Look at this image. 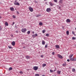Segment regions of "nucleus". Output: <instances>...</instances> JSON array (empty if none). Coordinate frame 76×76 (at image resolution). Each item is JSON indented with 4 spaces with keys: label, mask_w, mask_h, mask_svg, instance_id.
Here are the masks:
<instances>
[{
    "label": "nucleus",
    "mask_w": 76,
    "mask_h": 76,
    "mask_svg": "<svg viewBox=\"0 0 76 76\" xmlns=\"http://www.w3.org/2000/svg\"><path fill=\"white\" fill-rule=\"evenodd\" d=\"M57 57H58V58H61V59H62L63 57L61 55H60L59 54H58L57 55Z\"/></svg>",
    "instance_id": "nucleus-1"
},
{
    "label": "nucleus",
    "mask_w": 76,
    "mask_h": 76,
    "mask_svg": "<svg viewBox=\"0 0 76 76\" xmlns=\"http://www.w3.org/2000/svg\"><path fill=\"white\" fill-rule=\"evenodd\" d=\"M15 3H14V4H15V5H18V6H19V5H20L19 3L18 2H16V1H15Z\"/></svg>",
    "instance_id": "nucleus-2"
},
{
    "label": "nucleus",
    "mask_w": 76,
    "mask_h": 76,
    "mask_svg": "<svg viewBox=\"0 0 76 76\" xmlns=\"http://www.w3.org/2000/svg\"><path fill=\"white\" fill-rule=\"evenodd\" d=\"M28 9H29L30 12H33V8L31 7H28Z\"/></svg>",
    "instance_id": "nucleus-3"
},
{
    "label": "nucleus",
    "mask_w": 76,
    "mask_h": 76,
    "mask_svg": "<svg viewBox=\"0 0 76 76\" xmlns=\"http://www.w3.org/2000/svg\"><path fill=\"white\" fill-rule=\"evenodd\" d=\"M38 66H34L33 68V69L34 70H38Z\"/></svg>",
    "instance_id": "nucleus-4"
},
{
    "label": "nucleus",
    "mask_w": 76,
    "mask_h": 76,
    "mask_svg": "<svg viewBox=\"0 0 76 76\" xmlns=\"http://www.w3.org/2000/svg\"><path fill=\"white\" fill-rule=\"evenodd\" d=\"M21 31L22 32H26V29L23 28L21 30Z\"/></svg>",
    "instance_id": "nucleus-5"
},
{
    "label": "nucleus",
    "mask_w": 76,
    "mask_h": 76,
    "mask_svg": "<svg viewBox=\"0 0 76 76\" xmlns=\"http://www.w3.org/2000/svg\"><path fill=\"white\" fill-rule=\"evenodd\" d=\"M46 11L47 12H50L51 11V8H48L46 10Z\"/></svg>",
    "instance_id": "nucleus-6"
},
{
    "label": "nucleus",
    "mask_w": 76,
    "mask_h": 76,
    "mask_svg": "<svg viewBox=\"0 0 76 76\" xmlns=\"http://www.w3.org/2000/svg\"><path fill=\"white\" fill-rule=\"evenodd\" d=\"M11 44L13 46H15V42L13 41L12 42Z\"/></svg>",
    "instance_id": "nucleus-7"
},
{
    "label": "nucleus",
    "mask_w": 76,
    "mask_h": 76,
    "mask_svg": "<svg viewBox=\"0 0 76 76\" xmlns=\"http://www.w3.org/2000/svg\"><path fill=\"white\" fill-rule=\"evenodd\" d=\"M66 22L67 23H68V22L70 23V19H68L66 20Z\"/></svg>",
    "instance_id": "nucleus-8"
},
{
    "label": "nucleus",
    "mask_w": 76,
    "mask_h": 76,
    "mask_svg": "<svg viewBox=\"0 0 76 76\" xmlns=\"http://www.w3.org/2000/svg\"><path fill=\"white\" fill-rule=\"evenodd\" d=\"M63 0H60L59 2V3L61 4L63 3Z\"/></svg>",
    "instance_id": "nucleus-9"
},
{
    "label": "nucleus",
    "mask_w": 76,
    "mask_h": 76,
    "mask_svg": "<svg viewBox=\"0 0 76 76\" xmlns=\"http://www.w3.org/2000/svg\"><path fill=\"white\" fill-rule=\"evenodd\" d=\"M49 3L51 6H53V4L51 3V2H49Z\"/></svg>",
    "instance_id": "nucleus-10"
},
{
    "label": "nucleus",
    "mask_w": 76,
    "mask_h": 76,
    "mask_svg": "<svg viewBox=\"0 0 76 76\" xmlns=\"http://www.w3.org/2000/svg\"><path fill=\"white\" fill-rule=\"evenodd\" d=\"M10 9L11 10H12V11H14V8L12 7L10 8Z\"/></svg>",
    "instance_id": "nucleus-11"
},
{
    "label": "nucleus",
    "mask_w": 76,
    "mask_h": 76,
    "mask_svg": "<svg viewBox=\"0 0 76 76\" xmlns=\"http://www.w3.org/2000/svg\"><path fill=\"white\" fill-rule=\"evenodd\" d=\"M55 47L56 48H60V46L58 45H56Z\"/></svg>",
    "instance_id": "nucleus-12"
},
{
    "label": "nucleus",
    "mask_w": 76,
    "mask_h": 76,
    "mask_svg": "<svg viewBox=\"0 0 76 76\" xmlns=\"http://www.w3.org/2000/svg\"><path fill=\"white\" fill-rule=\"evenodd\" d=\"M39 25L40 26H42V25H43V23H42V22H40L39 23Z\"/></svg>",
    "instance_id": "nucleus-13"
},
{
    "label": "nucleus",
    "mask_w": 76,
    "mask_h": 76,
    "mask_svg": "<svg viewBox=\"0 0 76 76\" xmlns=\"http://www.w3.org/2000/svg\"><path fill=\"white\" fill-rule=\"evenodd\" d=\"M70 61H74V58H72L70 59Z\"/></svg>",
    "instance_id": "nucleus-14"
},
{
    "label": "nucleus",
    "mask_w": 76,
    "mask_h": 76,
    "mask_svg": "<svg viewBox=\"0 0 76 76\" xmlns=\"http://www.w3.org/2000/svg\"><path fill=\"white\" fill-rule=\"evenodd\" d=\"M76 71V70L75 68H72V72H75Z\"/></svg>",
    "instance_id": "nucleus-15"
},
{
    "label": "nucleus",
    "mask_w": 76,
    "mask_h": 76,
    "mask_svg": "<svg viewBox=\"0 0 76 76\" xmlns=\"http://www.w3.org/2000/svg\"><path fill=\"white\" fill-rule=\"evenodd\" d=\"M42 45H45V41L44 40H42Z\"/></svg>",
    "instance_id": "nucleus-16"
},
{
    "label": "nucleus",
    "mask_w": 76,
    "mask_h": 76,
    "mask_svg": "<svg viewBox=\"0 0 76 76\" xmlns=\"http://www.w3.org/2000/svg\"><path fill=\"white\" fill-rule=\"evenodd\" d=\"M26 57L27 59H28V58H30V56H26Z\"/></svg>",
    "instance_id": "nucleus-17"
},
{
    "label": "nucleus",
    "mask_w": 76,
    "mask_h": 76,
    "mask_svg": "<svg viewBox=\"0 0 76 76\" xmlns=\"http://www.w3.org/2000/svg\"><path fill=\"white\" fill-rule=\"evenodd\" d=\"M57 73H58V74H59V75H60L61 73V71H58L57 72Z\"/></svg>",
    "instance_id": "nucleus-18"
},
{
    "label": "nucleus",
    "mask_w": 76,
    "mask_h": 76,
    "mask_svg": "<svg viewBox=\"0 0 76 76\" xmlns=\"http://www.w3.org/2000/svg\"><path fill=\"white\" fill-rule=\"evenodd\" d=\"M12 69H13V68H12V67H10L9 68V71L12 70Z\"/></svg>",
    "instance_id": "nucleus-19"
},
{
    "label": "nucleus",
    "mask_w": 76,
    "mask_h": 76,
    "mask_svg": "<svg viewBox=\"0 0 76 76\" xmlns=\"http://www.w3.org/2000/svg\"><path fill=\"white\" fill-rule=\"evenodd\" d=\"M46 66V64H42V66L43 67H45V66Z\"/></svg>",
    "instance_id": "nucleus-20"
},
{
    "label": "nucleus",
    "mask_w": 76,
    "mask_h": 76,
    "mask_svg": "<svg viewBox=\"0 0 76 76\" xmlns=\"http://www.w3.org/2000/svg\"><path fill=\"white\" fill-rule=\"evenodd\" d=\"M5 25L6 26H8V25H9L8 23L7 22L5 23Z\"/></svg>",
    "instance_id": "nucleus-21"
},
{
    "label": "nucleus",
    "mask_w": 76,
    "mask_h": 76,
    "mask_svg": "<svg viewBox=\"0 0 76 76\" xmlns=\"http://www.w3.org/2000/svg\"><path fill=\"white\" fill-rule=\"evenodd\" d=\"M8 48L10 49H13V48H12V46H8Z\"/></svg>",
    "instance_id": "nucleus-22"
},
{
    "label": "nucleus",
    "mask_w": 76,
    "mask_h": 76,
    "mask_svg": "<svg viewBox=\"0 0 76 76\" xmlns=\"http://www.w3.org/2000/svg\"><path fill=\"white\" fill-rule=\"evenodd\" d=\"M67 35H69V31H67L66 32Z\"/></svg>",
    "instance_id": "nucleus-23"
},
{
    "label": "nucleus",
    "mask_w": 76,
    "mask_h": 76,
    "mask_svg": "<svg viewBox=\"0 0 76 76\" xmlns=\"http://www.w3.org/2000/svg\"><path fill=\"white\" fill-rule=\"evenodd\" d=\"M62 65H63V66H66V62H65V63L64 64H62Z\"/></svg>",
    "instance_id": "nucleus-24"
},
{
    "label": "nucleus",
    "mask_w": 76,
    "mask_h": 76,
    "mask_svg": "<svg viewBox=\"0 0 76 76\" xmlns=\"http://www.w3.org/2000/svg\"><path fill=\"white\" fill-rule=\"evenodd\" d=\"M50 73H53L54 72V71L51 69H50Z\"/></svg>",
    "instance_id": "nucleus-25"
},
{
    "label": "nucleus",
    "mask_w": 76,
    "mask_h": 76,
    "mask_svg": "<svg viewBox=\"0 0 76 76\" xmlns=\"http://www.w3.org/2000/svg\"><path fill=\"white\" fill-rule=\"evenodd\" d=\"M27 33L28 34H30V33H31V31H28Z\"/></svg>",
    "instance_id": "nucleus-26"
},
{
    "label": "nucleus",
    "mask_w": 76,
    "mask_h": 76,
    "mask_svg": "<svg viewBox=\"0 0 76 76\" xmlns=\"http://www.w3.org/2000/svg\"><path fill=\"white\" fill-rule=\"evenodd\" d=\"M46 37H49V34L48 33L46 34Z\"/></svg>",
    "instance_id": "nucleus-27"
},
{
    "label": "nucleus",
    "mask_w": 76,
    "mask_h": 76,
    "mask_svg": "<svg viewBox=\"0 0 76 76\" xmlns=\"http://www.w3.org/2000/svg\"><path fill=\"white\" fill-rule=\"evenodd\" d=\"M19 73H20V74H23V72L22 71H20L19 72Z\"/></svg>",
    "instance_id": "nucleus-28"
},
{
    "label": "nucleus",
    "mask_w": 76,
    "mask_h": 76,
    "mask_svg": "<svg viewBox=\"0 0 76 76\" xmlns=\"http://www.w3.org/2000/svg\"><path fill=\"white\" fill-rule=\"evenodd\" d=\"M73 54H72V55H70V56H69V58H72V57H73Z\"/></svg>",
    "instance_id": "nucleus-29"
},
{
    "label": "nucleus",
    "mask_w": 76,
    "mask_h": 76,
    "mask_svg": "<svg viewBox=\"0 0 76 76\" xmlns=\"http://www.w3.org/2000/svg\"><path fill=\"white\" fill-rule=\"evenodd\" d=\"M47 47H48V44H46L45 46V47L46 48H47Z\"/></svg>",
    "instance_id": "nucleus-30"
},
{
    "label": "nucleus",
    "mask_w": 76,
    "mask_h": 76,
    "mask_svg": "<svg viewBox=\"0 0 76 76\" xmlns=\"http://www.w3.org/2000/svg\"><path fill=\"white\" fill-rule=\"evenodd\" d=\"M2 30V28H1V26H0V31Z\"/></svg>",
    "instance_id": "nucleus-31"
},
{
    "label": "nucleus",
    "mask_w": 76,
    "mask_h": 76,
    "mask_svg": "<svg viewBox=\"0 0 76 76\" xmlns=\"http://www.w3.org/2000/svg\"><path fill=\"white\" fill-rule=\"evenodd\" d=\"M32 37H33V38H35V36L34 35H32Z\"/></svg>",
    "instance_id": "nucleus-32"
},
{
    "label": "nucleus",
    "mask_w": 76,
    "mask_h": 76,
    "mask_svg": "<svg viewBox=\"0 0 76 76\" xmlns=\"http://www.w3.org/2000/svg\"><path fill=\"white\" fill-rule=\"evenodd\" d=\"M45 30H43V31H42V32H43V33H45Z\"/></svg>",
    "instance_id": "nucleus-33"
},
{
    "label": "nucleus",
    "mask_w": 76,
    "mask_h": 76,
    "mask_svg": "<svg viewBox=\"0 0 76 76\" xmlns=\"http://www.w3.org/2000/svg\"><path fill=\"white\" fill-rule=\"evenodd\" d=\"M75 33L73 31H72V34H73V35H75Z\"/></svg>",
    "instance_id": "nucleus-34"
},
{
    "label": "nucleus",
    "mask_w": 76,
    "mask_h": 76,
    "mask_svg": "<svg viewBox=\"0 0 76 76\" xmlns=\"http://www.w3.org/2000/svg\"><path fill=\"white\" fill-rule=\"evenodd\" d=\"M72 39H76V38H75V37H72Z\"/></svg>",
    "instance_id": "nucleus-35"
},
{
    "label": "nucleus",
    "mask_w": 76,
    "mask_h": 76,
    "mask_svg": "<svg viewBox=\"0 0 76 76\" xmlns=\"http://www.w3.org/2000/svg\"><path fill=\"white\" fill-rule=\"evenodd\" d=\"M12 17H13V18H16V17L14 15H13L12 16Z\"/></svg>",
    "instance_id": "nucleus-36"
},
{
    "label": "nucleus",
    "mask_w": 76,
    "mask_h": 76,
    "mask_svg": "<svg viewBox=\"0 0 76 76\" xmlns=\"http://www.w3.org/2000/svg\"><path fill=\"white\" fill-rule=\"evenodd\" d=\"M55 54V53L54 52H53L52 53V55H54Z\"/></svg>",
    "instance_id": "nucleus-37"
},
{
    "label": "nucleus",
    "mask_w": 76,
    "mask_h": 76,
    "mask_svg": "<svg viewBox=\"0 0 76 76\" xmlns=\"http://www.w3.org/2000/svg\"><path fill=\"white\" fill-rule=\"evenodd\" d=\"M54 1L56 3H57V0H54Z\"/></svg>",
    "instance_id": "nucleus-38"
},
{
    "label": "nucleus",
    "mask_w": 76,
    "mask_h": 76,
    "mask_svg": "<svg viewBox=\"0 0 76 76\" xmlns=\"http://www.w3.org/2000/svg\"><path fill=\"white\" fill-rule=\"evenodd\" d=\"M35 76H38V74H36L35 75Z\"/></svg>",
    "instance_id": "nucleus-39"
},
{
    "label": "nucleus",
    "mask_w": 76,
    "mask_h": 76,
    "mask_svg": "<svg viewBox=\"0 0 76 76\" xmlns=\"http://www.w3.org/2000/svg\"><path fill=\"white\" fill-rule=\"evenodd\" d=\"M34 35L35 36H36V37H37L38 36V34H35Z\"/></svg>",
    "instance_id": "nucleus-40"
},
{
    "label": "nucleus",
    "mask_w": 76,
    "mask_h": 76,
    "mask_svg": "<svg viewBox=\"0 0 76 76\" xmlns=\"http://www.w3.org/2000/svg\"><path fill=\"white\" fill-rule=\"evenodd\" d=\"M74 61H76V58H75L74 59Z\"/></svg>",
    "instance_id": "nucleus-41"
},
{
    "label": "nucleus",
    "mask_w": 76,
    "mask_h": 76,
    "mask_svg": "<svg viewBox=\"0 0 76 76\" xmlns=\"http://www.w3.org/2000/svg\"><path fill=\"white\" fill-rule=\"evenodd\" d=\"M41 57L43 58V57H44V56L43 55H42L41 56Z\"/></svg>",
    "instance_id": "nucleus-42"
},
{
    "label": "nucleus",
    "mask_w": 76,
    "mask_h": 76,
    "mask_svg": "<svg viewBox=\"0 0 76 76\" xmlns=\"http://www.w3.org/2000/svg\"><path fill=\"white\" fill-rule=\"evenodd\" d=\"M67 61H68V62H69V61H70V60L69 59H67Z\"/></svg>",
    "instance_id": "nucleus-43"
},
{
    "label": "nucleus",
    "mask_w": 76,
    "mask_h": 76,
    "mask_svg": "<svg viewBox=\"0 0 76 76\" xmlns=\"http://www.w3.org/2000/svg\"><path fill=\"white\" fill-rule=\"evenodd\" d=\"M58 8L59 9H61V7H59Z\"/></svg>",
    "instance_id": "nucleus-44"
},
{
    "label": "nucleus",
    "mask_w": 76,
    "mask_h": 76,
    "mask_svg": "<svg viewBox=\"0 0 76 76\" xmlns=\"http://www.w3.org/2000/svg\"><path fill=\"white\" fill-rule=\"evenodd\" d=\"M14 24H15V22H13L12 23V25H13Z\"/></svg>",
    "instance_id": "nucleus-45"
},
{
    "label": "nucleus",
    "mask_w": 76,
    "mask_h": 76,
    "mask_svg": "<svg viewBox=\"0 0 76 76\" xmlns=\"http://www.w3.org/2000/svg\"><path fill=\"white\" fill-rule=\"evenodd\" d=\"M23 48H26V47L24 46V47H23Z\"/></svg>",
    "instance_id": "nucleus-46"
},
{
    "label": "nucleus",
    "mask_w": 76,
    "mask_h": 76,
    "mask_svg": "<svg viewBox=\"0 0 76 76\" xmlns=\"http://www.w3.org/2000/svg\"><path fill=\"white\" fill-rule=\"evenodd\" d=\"M16 33H18V31H16Z\"/></svg>",
    "instance_id": "nucleus-47"
},
{
    "label": "nucleus",
    "mask_w": 76,
    "mask_h": 76,
    "mask_svg": "<svg viewBox=\"0 0 76 76\" xmlns=\"http://www.w3.org/2000/svg\"><path fill=\"white\" fill-rule=\"evenodd\" d=\"M15 27L16 28H18V27H17V26H15Z\"/></svg>",
    "instance_id": "nucleus-48"
},
{
    "label": "nucleus",
    "mask_w": 76,
    "mask_h": 76,
    "mask_svg": "<svg viewBox=\"0 0 76 76\" xmlns=\"http://www.w3.org/2000/svg\"><path fill=\"white\" fill-rule=\"evenodd\" d=\"M42 76H45V75H42Z\"/></svg>",
    "instance_id": "nucleus-49"
},
{
    "label": "nucleus",
    "mask_w": 76,
    "mask_h": 76,
    "mask_svg": "<svg viewBox=\"0 0 76 76\" xmlns=\"http://www.w3.org/2000/svg\"><path fill=\"white\" fill-rule=\"evenodd\" d=\"M17 13H18V14H19V12H17Z\"/></svg>",
    "instance_id": "nucleus-50"
},
{
    "label": "nucleus",
    "mask_w": 76,
    "mask_h": 76,
    "mask_svg": "<svg viewBox=\"0 0 76 76\" xmlns=\"http://www.w3.org/2000/svg\"><path fill=\"white\" fill-rule=\"evenodd\" d=\"M11 37H13V35H11Z\"/></svg>",
    "instance_id": "nucleus-51"
},
{
    "label": "nucleus",
    "mask_w": 76,
    "mask_h": 76,
    "mask_svg": "<svg viewBox=\"0 0 76 76\" xmlns=\"http://www.w3.org/2000/svg\"><path fill=\"white\" fill-rule=\"evenodd\" d=\"M1 16H0V19H1Z\"/></svg>",
    "instance_id": "nucleus-52"
},
{
    "label": "nucleus",
    "mask_w": 76,
    "mask_h": 76,
    "mask_svg": "<svg viewBox=\"0 0 76 76\" xmlns=\"http://www.w3.org/2000/svg\"><path fill=\"white\" fill-rule=\"evenodd\" d=\"M54 71V72H55V71H56V70H54V71Z\"/></svg>",
    "instance_id": "nucleus-53"
},
{
    "label": "nucleus",
    "mask_w": 76,
    "mask_h": 76,
    "mask_svg": "<svg viewBox=\"0 0 76 76\" xmlns=\"http://www.w3.org/2000/svg\"><path fill=\"white\" fill-rule=\"evenodd\" d=\"M44 1H46L47 0H44Z\"/></svg>",
    "instance_id": "nucleus-54"
},
{
    "label": "nucleus",
    "mask_w": 76,
    "mask_h": 76,
    "mask_svg": "<svg viewBox=\"0 0 76 76\" xmlns=\"http://www.w3.org/2000/svg\"><path fill=\"white\" fill-rule=\"evenodd\" d=\"M75 29L76 30V27L75 28Z\"/></svg>",
    "instance_id": "nucleus-55"
},
{
    "label": "nucleus",
    "mask_w": 76,
    "mask_h": 76,
    "mask_svg": "<svg viewBox=\"0 0 76 76\" xmlns=\"http://www.w3.org/2000/svg\"><path fill=\"white\" fill-rule=\"evenodd\" d=\"M38 76H39V75H38Z\"/></svg>",
    "instance_id": "nucleus-56"
}]
</instances>
